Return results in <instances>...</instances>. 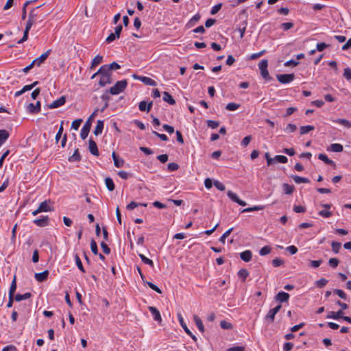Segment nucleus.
<instances>
[{
  "mask_svg": "<svg viewBox=\"0 0 351 351\" xmlns=\"http://www.w3.org/2000/svg\"><path fill=\"white\" fill-rule=\"evenodd\" d=\"M239 106H240V104H237L235 103H229L227 104L226 108L228 110L233 111V110H236L237 109H238L239 108Z\"/></svg>",
  "mask_w": 351,
  "mask_h": 351,
  "instance_id": "obj_48",
  "label": "nucleus"
},
{
  "mask_svg": "<svg viewBox=\"0 0 351 351\" xmlns=\"http://www.w3.org/2000/svg\"><path fill=\"white\" fill-rule=\"evenodd\" d=\"M112 83V77L100 75V80L99 81V85L101 87L105 86L106 84Z\"/></svg>",
  "mask_w": 351,
  "mask_h": 351,
  "instance_id": "obj_18",
  "label": "nucleus"
},
{
  "mask_svg": "<svg viewBox=\"0 0 351 351\" xmlns=\"http://www.w3.org/2000/svg\"><path fill=\"white\" fill-rule=\"evenodd\" d=\"M75 260L76 265L78 267V269L83 273H85V269L83 267L82 263L80 260V258L79 257V256L77 254H75Z\"/></svg>",
  "mask_w": 351,
  "mask_h": 351,
  "instance_id": "obj_38",
  "label": "nucleus"
},
{
  "mask_svg": "<svg viewBox=\"0 0 351 351\" xmlns=\"http://www.w3.org/2000/svg\"><path fill=\"white\" fill-rule=\"evenodd\" d=\"M291 178L296 184L310 182V180L306 178H303L298 176H292Z\"/></svg>",
  "mask_w": 351,
  "mask_h": 351,
  "instance_id": "obj_28",
  "label": "nucleus"
},
{
  "mask_svg": "<svg viewBox=\"0 0 351 351\" xmlns=\"http://www.w3.org/2000/svg\"><path fill=\"white\" fill-rule=\"evenodd\" d=\"M148 309L152 314V315L154 317V319L155 321L160 323L162 322V317H161L159 311L156 307H154V306H149Z\"/></svg>",
  "mask_w": 351,
  "mask_h": 351,
  "instance_id": "obj_12",
  "label": "nucleus"
},
{
  "mask_svg": "<svg viewBox=\"0 0 351 351\" xmlns=\"http://www.w3.org/2000/svg\"><path fill=\"white\" fill-rule=\"evenodd\" d=\"M343 149V145L339 143H333L330 146V150L333 152H341Z\"/></svg>",
  "mask_w": 351,
  "mask_h": 351,
  "instance_id": "obj_29",
  "label": "nucleus"
},
{
  "mask_svg": "<svg viewBox=\"0 0 351 351\" xmlns=\"http://www.w3.org/2000/svg\"><path fill=\"white\" fill-rule=\"evenodd\" d=\"M297 130V126L295 124L289 123L285 131L287 132H293Z\"/></svg>",
  "mask_w": 351,
  "mask_h": 351,
  "instance_id": "obj_55",
  "label": "nucleus"
},
{
  "mask_svg": "<svg viewBox=\"0 0 351 351\" xmlns=\"http://www.w3.org/2000/svg\"><path fill=\"white\" fill-rule=\"evenodd\" d=\"M214 185L215 186L219 191H223L225 189H226V187L225 186L223 185V184H222L221 182L217 181V180H215L214 182Z\"/></svg>",
  "mask_w": 351,
  "mask_h": 351,
  "instance_id": "obj_59",
  "label": "nucleus"
},
{
  "mask_svg": "<svg viewBox=\"0 0 351 351\" xmlns=\"http://www.w3.org/2000/svg\"><path fill=\"white\" fill-rule=\"evenodd\" d=\"M40 102L38 101L36 102V104H34L32 103L29 104L27 109L29 113L32 114H36L40 111Z\"/></svg>",
  "mask_w": 351,
  "mask_h": 351,
  "instance_id": "obj_9",
  "label": "nucleus"
},
{
  "mask_svg": "<svg viewBox=\"0 0 351 351\" xmlns=\"http://www.w3.org/2000/svg\"><path fill=\"white\" fill-rule=\"evenodd\" d=\"M34 23L32 22V21L27 20V23H26V26H25V31H24V33H23V36L22 37L21 39H20L18 41V44H21V43H24L25 41H26L27 40L29 31L31 29V27H32Z\"/></svg>",
  "mask_w": 351,
  "mask_h": 351,
  "instance_id": "obj_6",
  "label": "nucleus"
},
{
  "mask_svg": "<svg viewBox=\"0 0 351 351\" xmlns=\"http://www.w3.org/2000/svg\"><path fill=\"white\" fill-rule=\"evenodd\" d=\"M339 263V261L336 258H330L328 261V264L332 268H336Z\"/></svg>",
  "mask_w": 351,
  "mask_h": 351,
  "instance_id": "obj_50",
  "label": "nucleus"
},
{
  "mask_svg": "<svg viewBox=\"0 0 351 351\" xmlns=\"http://www.w3.org/2000/svg\"><path fill=\"white\" fill-rule=\"evenodd\" d=\"M102 60L103 57L101 56L97 55V56H95L91 62L90 69H92L97 65H99V64H101L102 62Z\"/></svg>",
  "mask_w": 351,
  "mask_h": 351,
  "instance_id": "obj_31",
  "label": "nucleus"
},
{
  "mask_svg": "<svg viewBox=\"0 0 351 351\" xmlns=\"http://www.w3.org/2000/svg\"><path fill=\"white\" fill-rule=\"evenodd\" d=\"M252 138L250 135L245 136L241 141V145L244 147H247L252 141Z\"/></svg>",
  "mask_w": 351,
  "mask_h": 351,
  "instance_id": "obj_56",
  "label": "nucleus"
},
{
  "mask_svg": "<svg viewBox=\"0 0 351 351\" xmlns=\"http://www.w3.org/2000/svg\"><path fill=\"white\" fill-rule=\"evenodd\" d=\"M336 123H338L342 125H343L344 127H346V128H351V123L346 120V119H338L337 120L335 121Z\"/></svg>",
  "mask_w": 351,
  "mask_h": 351,
  "instance_id": "obj_40",
  "label": "nucleus"
},
{
  "mask_svg": "<svg viewBox=\"0 0 351 351\" xmlns=\"http://www.w3.org/2000/svg\"><path fill=\"white\" fill-rule=\"evenodd\" d=\"M221 6H222L221 3H218V4L215 5V6H213L211 9L210 14L213 15L217 14L219 11V10L221 8Z\"/></svg>",
  "mask_w": 351,
  "mask_h": 351,
  "instance_id": "obj_63",
  "label": "nucleus"
},
{
  "mask_svg": "<svg viewBox=\"0 0 351 351\" xmlns=\"http://www.w3.org/2000/svg\"><path fill=\"white\" fill-rule=\"evenodd\" d=\"M9 137V133L5 130H0V142L3 143Z\"/></svg>",
  "mask_w": 351,
  "mask_h": 351,
  "instance_id": "obj_34",
  "label": "nucleus"
},
{
  "mask_svg": "<svg viewBox=\"0 0 351 351\" xmlns=\"http://www.w3.org/2000/svg\"><path fill=\"white\" fill-rule=\"evenodd\" d=\"M343 313L341 311H339L337 312L330 311L328 315L327 318H332L335 319H338L343 317Z\"/></svg>",
  "mask_w": 351,
  "mask_h": 351,
  "instance_id": "obj_27",
  "label": "nucleus"
},
{
  "mask_svg": "<svg viewBox=\"0 0 351 351\" xmlns=\"http://www.w3.org/2000/svg\"><path fill=\"white\" fill-rule=\"evenodd\" d=\"M16 289V276L14 277L9 290V295H14Z\"/></svg>",
  "mask_w": 351,
  "mask_h": 351,
  "instance_id": "obj_39",
  "label": "nucleus"
},
{
  "mask_svg": "<svg viewBox=\"0 0 351 351\" xmlns=\"http://www.w3.org/2000/svg\"><path fill=\"white\" fill-rule=\"evenodd\" d=\"M139 80L141 82H143L144 84H145L146 85H149V86H156V82L150 77L143 76V77H140Z\"/></svg>",
  "mask_w": 351,
  "mask_h": 351,
  "instance_id": "obj_25",
  "label": "nucleus"
},
{
  "mask_svg": "<svg viewBox=\"0 0 351 351\" xmlns=\"http://www.w3.org/2000/svg\"><path fill=\"white\" fill-rule=\"evenodd\" d=\"M90 249H91L92 252L95 255H97L98 254L97 245V243L95 242V241L93 240V239L90 242Z\"/></svg>",
  "mask_w": 351,
  "mask_h": 351,
  "instance_id": "obj_49",
  "label": "nucleus"
},
{
  "mask_svg": "<svg viewBox=\"0 0 351 351\" xmlns=\"http://www.w3.org/2000/svg\"><path fill=\"white\" fill-rule=\"evenodd\" d=\"M153 105V102L151 101L148 104H147L146 101H142L138 104V108L141 111L144 112H149Z\"/></svg>",
  "mask_w": 351,
  "mask_h": 351,
  "instance_id": "obj_15",
  "label": "nucleus"
},
{
  "mask_svg": "<svg viewBox=\"0 0 351 351\" xmlns=\"http://www.w3.org/2000/svg\"><path fill=\"white\" fill-rule=\"evenodd\" d=\"M138 256H139V257L141 258V261H142L145 264H147V265H149V266H151V267H154V262H153L151 259H149V258H147L145 256H144V255H143V254H139V255H138Z\"/></svg>",
  "mask_w": 351,
  "mask_h": 351,
  "instance_id": "obj_41",
  "label": "nucleus"
},
{
  "mask_svg": "<svg viewBox=\"0 0 351 351\" xmlns=\"http://www.w3.org/2000/svg\"><path fill=\"white\" fill-rule=\"evenodd\" d=\"M105 184H106L107 189L110 191H112L114 189V184L113 180L110 178H106L105 179Z\"/></svg>",
  "mask_w": 351,
  "mask_h": 351,
  "instance_id": "obj_33",
  "label": "nucleus"
},
{
  "mask_svg": "<svg viewBox=\"0 0 351 351\" xmlns=\"http://www.w3.org/2000/svg\"><path fill=\"white\" fill-rule=\"evenodd\" d=\"M315 128L313 125L301 126L300 128V134H306L308 132L313 130Z\"/></svg>",
  "mask_w": 351,
  "mask_h": 351,
  "instance_id": "obj_36",
  "label": "nucleus"
},
{
  "mask_svg": "<svg viewBox=\"0 0 351 351\" xmlns=\"http://www.w3.org/2000/svg\"><path fill=\"white\" fill-rule=\"evenodd\" d=\"M233 230V228L228 229L226 231L219 239V241L222 243H225L226 239L230 234Z\"/></svg>",
  "mask_w": 351,
  "mask_h": 351,
  "instance_id": "obj_45",
  "label": "nucleus"
},
{
  "mask_svg": "<svg viewBox=\"0 0 351 351\" xmlns=\"http://www.w3.org/2000/svg\"><path fill=\"white\" fill-rule=\"evenodd\" d=\"M318 158L322 161L324 162L326 164L336 167L335 163L332 160L329 159L326 154H319L318 155Z\"/></svg>",
  "mask_w": 351,
  "mask_h": 351,
  "instance_id": "obj_20",
  "label": "nucleus"
},
{
  "mask_svg": "<svg viewBox=\"0 0 351 351\" xmlns=\"http://www.w3.org/2000/svg\"><path fill=\"white\" fill-rule=\"evenodd\" d=\"M51 49H48L46 52L43 53L40 56H39L38 58L34 60L33 64H34L37 66H39L48 58L49 55L51 53Z\"/></svg>",
  "mask_w": 351,
  "mask_h": 351,
  "instance_id": "obj_8",
  "label": "nucleus"
},
{
  "mask_svg": "<svg viewBox=\"0 0 351 351\" xmlns=\"http://www.w3.org/2000/svg\"><path fill=\"white\" fill-rule=\"evenodd\" d=\"M343 77L348 80H351V69L350 68L347 67L344 69Z\"/></svg>",
  "mask_w": 351,
  "mask_h": 351,
  "instance_id": "obj_64",
  "label": "nucleus"
},
{
  "mask_svg": "<svg viewBox=\"0 0 351 351\" xmlns=\"http://www.w3.org/2000/svg\"><path fill=\"white\" fill-rule=\"evenodd\" d=\"M66 102V98L64 96L60 97L58 99L53 101L51 104L49 105V108H56L62 105H64Z\"/></svg>",
  "mask_w": 351,
  "mask_h": 351,
  "instance_id": "obj_13",
  "label": "nucleus"
},
{
  "mask_svg": "<svg viewBox=\"0 0 351 351\" xmlns=\"http://www.w3.org/2000/svg\"><path fill=\"white\" fill-rule=\"evenodd\" d=\"M274 160L280 162V163H286L288 161V159L286 156L282 155H277L274 157Z\"/></svg>",
  "mask_w": 351,
  "mask_h": 351,
  "instance_id": "obj_46",
  "label": "nucleus"
},
{
  "mask_svg": "<svg viewBox=\"0 0 351 351\" xmlns=\"http://www.w3.org/2000/svg\"><path fill=\"white\" fill-rule=\"evenodd\" d=\"M34 223L40 227L46 226L48 224V217H44L40 219H34Z\"/></svg>",
  "mask_w": 351,
  "mask_h": 351,
  "instance_id": "obj_23",
  "label": "nucleus"
},
{
  "mask_svg": "<svg viewBox=\"0 0 351 351\" xmlns=\"http://www.w3.org/2000/svg\"><path fill=\"white\" fill-rule=\"evenodd\" d=\"M137 270H138V271L145 284L147 285L150 289L156 291L157 293H158L160 294L162 293L161 289H160L156 285H155L154 283H152L151 282L145 280V276L141 272V269L140 267H137Z\"/></svg>",
  "mask_w": 351,
  "mask_h": 351,
  "instance_id": "obj_5",
  "label": "nucleus"
},
{
  "mask_svg": "<svg viewBox=\"0 0 351 351\" xmlns=\"http://www.w3.org/2000/svg\"><path fill=\"white\" fill-rule=\"evenodd\" d=\"M284 264V261L280 258H276L272 261L274 267H277Z\"/></svg>",
  "mask_w": 351,
  "mask_h": 351,
  "instance_id": "obj_57",
  "label": "nucleus"
},
{
  "mask_svg": "<svg viewBox=\"0 0 351 351\" xmlns=\"http://www.w3.org/2000/svg\"><path fill=\"white\" fill-rule=\"evenodd\" d=\"M282 187L285 194H291L293 192L294 186L293 185L285 183L283 184Z\"/></svg>",
  "mask_w": 351,
  "mask_h": 351,
  "instance_id": "obj_35",
  "label": "nucleus"
},
{
  "mask_svg": "<svg viewBox=\"0 0 351 351\" xmlns=\"http://www.w3.org/2000/svg\"><path fill=\"white\" fill-rule=\"evenodd\" d=\"M267 66H268L267 60H262L258 63V67L261 71V76L266 80H270L271 77L269 76V72L267 70Z\"/></svg>",
  "mask_w": 351,
  "mask_h": 351,
  "instance_id": "obj_2",
  "label": "nucleus"
},
{
  "mask_svg": "<svg viewBox=\"0 0 351 351\" xmlns=\"http://www.w3.org/2000/svg\"><path fill=\"white\" fill-rule=\"evenodd\" d=\"M276 78L281 84H287L290 83L294 80L295 75L293 73L279 74L276 75Z\"/></svg>",
  "mask_w": 351,
  "mask_h": 351,
  "instance_id": "obj_3",
  "label": "nucleus"
},
{
  "mask_svg": "<svg viewBox=\"0 0 351 351\" xmlns=\"http://www.w3.org/2000/svg\"><path fill=\"white\" fill-rule=\"evenodd\" d=\"M228 197L233 202L237 203L239 205L245 206H246V202L240 199L236 193H233L232 191H228L227 192Z\"/></svg>",
  "mask_w": 351,
  "mask_h": 351,
  "instance_id": "obj_7",
  "label": "nucleus"
},
{
  "mask_svg": "<svg viewBox=\"0 0 351 351\" xmlns=\"http://www.w3.org/2000/svg\"><path fill=\"white\" fill-rule=\"evenodd\" d=\"M82 122V119H81L74 120L72 122L71 128H73L75 130H77L78 128H80Z\"/></svg>",
  "mask_w": 351,
  "mask_h": 351,
  "instance_id": "obj_47",
  "label": "nucleus"
},
{
  "mask_svg": "<svg viewBox=\"0 0 351 351\" xmlns=\"http://www.w3.org/2000/svg\"><path fill=\"white\" fill-rule=\"evenodd\" d=\"M289 298V294L284 291H280L276 295V300L280 302H287Z\"/></svg>",
  "mask_w": 351,
  "mask_h": 351,
  "instance_id": "obj_16",
  "label": "nucleus"
},
{
  "mask_svg": "<svg viewBox=\"0 0 351 351\" xmlns=\"http://www.w3.org/2000/svg\"><path fill=\"white\" fill-rule=\"evenodd\" d=\"M319 215L325 218H328L332 216V213L329 210H322L319 212Z\"/></svg>",
  "mask_w": 351,
  "mask_h": 351,
  "instance_id": "obj_61",
  "label": "nucleus"
},
{
  "mask_svg": "<svg viewBox=\"0 0 351 351\" xmlns=\"http://www.w3.org/2000/svg\"><path fill=\"white\" fill-rule=\"evenodd\" d=\"M271 248L269 246L266 245L260 250L259 254L261 256H265V255L269 254L271 252Z\"/></svg>",
  "mask_w": 351,
  "mask_h": 351,
  "instance_id": "obj_44",
  "label": "nucleus"
},
{
  "mask_svg": "<svg viewBox=\"0 0 351 351\" xmlns=\"http://www.w3.org/2000/svg\"><path fill=\"white\" fill-rule=\"evenodd\" d=\"M275 315L274 313H272L271 310H269L268 313L266 315L265 319L269 322L272 323L275 319Z\"/></svg>",
  "mask_w": 351,
  "mask_h": 351,
  "instance_id": "obj_52",
  "label": "nucleus"
},
{
  "mask_svg": "<svg viewBox=\"0 0 351 351\" xmlns=\"http://www.w3.org/2000/svg\"><path fill=\"white\" fill-rule=\"evenodd\" d=\"M112 157L114 161V165L117 167H122L124 165V160L122 158H119V156L114 152L112 154Z\"/></svg>",
  "mask_w": 351,
  "mask_h": 351,
  "instance_id": "obj_17",
  "label": "nucleus"
},
{
  "mask_svg": "<svg viewBox=\"0 0 351 351\" xmlns=\"http://www.w3.org/2000/svg\"><path fill=\"white\" fill-rule=\"evenodd\" d=\"M97 73H99V75H105V76H110L112 77V71L108 69L106 64L101 66L99 69L97 71Z\"/></svg>",
  "mask_w": 351,
  "mask_h": 351,
  "instance_id": "obj_19",
  "label": "nucleus"
},
{
  "mask_svg": "<svg viewBox=\"0 0 351 351\" xmlns=\"http://www.w3.org/2000/svg\"><path fill=\"white\" fill-rule=\"evenodd\" d=\"M90 127H91V123H90L89 119H88L86 121V123H85V125L83 126V128L81 130L80 136L82 139H85L88 136V133L90 130Z\"/></svg>",
  "mask_w": 351,
  "mask_h": 351,
  "instance_id": "obj_10",
  "label": "nucleus"
},
{
  "mask_svg": "<svg viewBox=\"0 0 351 351\" xmlns=\"http://www.w3.org/2000/svg\"><path fill=\"white\" fill-rule=\"evenodd\" d=\"M332 250L337 254L339 252V250L341 247V244L339 242L332 241L331 243Z\"/></svg>",
  "mask_w": 351,
  "mask_h": 351,
  "instance_id": "obj_42",
  "label": "nucleus"
},
{
  "mask_svg": "<svg viewBox=\"0 0 351 351\" xmlns=\"http://www.w3.org/2000/svg\"><path fill=\"white\" fill-rule=\"evenodd\" d=\"M281 27L285 30H289V29L292 28L293 27V23L291 22L288 23H283L281 24Z\"/></svg>",
  "mask_w": 351,
  "mask_h": 351,
  "instance_id": "obj_62",
  "label": "nucleus"
},
{
  "mask_svg": "<svg viewBox=\"0 0 351 351\" xmlns=\"http://www.w3.org/2000/svg\"><path fill=\"white\" fill-rule=\"evenodd\" d=\"M179 168V165L176 162L169 163L167 165V169L169 171H173L178 170Z\"/></svg>",
  "mask_w": 351,
  "mask_h": 351,
  "instance_id": "obj_58",
  "label": "nucleus"
},
{
  "mask_svg": "<svg viewBox=\"0 0 351 351\" xmlns=\"http://www.w3.org/2000/svg\"><path fill=\"white\" fill-rule=\"evenodd\" d=\"M80 155L79 154L78 149H76L73 153V154L69 157V160L71 162L79 161L80 160Z\"/></svg>",
  "mask_w": 351,
  "mask_h": 351,
  "instance_id": "obj_37",
  "label": "nucleus"
},
{
  "mask_svg": "<svg viewBox=\"0 0 351 351\" xmlns=\"http://www.w3.org/2000/svg\"><path fill=\"white\" fill-rule=\"evenodd\" d=\"M200 19V15L197 14H195V16H193L189 21V25L190 26H193L195 25V24L199 21V20Z\"/></svg>",
  "mask_w": 351,
  "mask_h": 351,
  "instance_id": "obj_51",
  "label": "nucleus"
},
{
  "mask_svg": "<svg viewBox=\"0 0 351 351\" xmlns=\"http://www.w3.org/2000/svg\"><path fill=\"white\" fill-rule=\"evenodd\" d=\"M32 296L30 293H25L24 294H16L14 297V300L17 302H20L23 300H27Z\"/></svg>",
  "mask_w": 351,
  "mask_h": 351,
  "instance_id": "obj_32",
  "label": "nucleus"
},
{
  "mask_svg": "<svg viewBox=\"0 0 351 351\" xmlns=\"http://www.w3.org/2000/svg\"><path fill=\"white\" fill-rule=\"evenodd\" d=\"M193 319H194V322H195V324L197 325L198 329L202 332H204V325H203V323H202V321L201 320V319L197 315H194Z\"/></svg>",
  "mask_w": 351,
  "mask_h": 351,
  "instance_id": "obj_30",
  "label": "nucleus"
},
{
  "mask_svg": "<svg viewBox=\"0 0 351 351\" xmlns=\"http://www.w3.org/2000/svg\"><path fill=\"white\" fill-rule=\"evenodd\" d=\"M207 125H208V127H209L212 129H215V128H217L219 125V123L218 121H213V120H208Z\"/></svg>",
  "mask_w": 351,
  "mask_h": 351,
  "instance_id": "obj_54",
  "label": "nucleus"
},
{
  "mask_svg": "<svg viewBox=\"0 0 351 351\" xmlns=\"http://www.w3.org/2000/svg\"><path fill=\"white\" fill-rule=\"evenodd\" d=\"M127 84L128 82L126 80L118 81L113 86L109 89L108 92L111 95H118L125 90Z\"/></svg>",
  "mask_w": 351,
  "mask_h": 351,
  "instance_id": "obj_1",
  "label": "nucleus"
},
{
  "mask_svg": "<svg viewBox=\"0 0 351 351\" xmlns=\"http://www.w3.org/2000/svg\"><path fill=\"white\" fill-rule=\"evenodd\" d=\"M220 326L221 327L223 328V329H232V325L231 323L228 322H226L225 320H222L221 322H220Z\"/></svg>",
  "mask_w": 351,
  "mask_h": 351,
  "instance_id": "obj_53",
  "label": "nucleus"
},
{
  "mask_svg": "<svg viewBox=\"0 0 351 351\" xmlns=\"http://www.w3.org/2000/svg\"><path fill=\"white\" fill-rule=\"evenodd\" d=\"M178 321L181 325V326L183 328L184 331L187 335H189L194 341H197L196 337L193 335V333L191 332V330L188 328L186 324L184 322V319L180 313H178Z\"/></svg>",
  "mask_w": 351,
  "mask_h": 351,
  "instance_id": "obj_4",
  "label": "nucleus"
},
{
  "mask_svg": "<svg viewBox=\"0 0 351 351\" xmlns=\"http://www.w3.org/2000/svg\"><path fill=\"white\" fill-rule=\"evenodd\" d=\"M49 276V271L45 270L40 273H36L34 275V278L36 280L40 282L45 281Z\"/></svg>",
  "mask_w": 351,
  "mask_h": 351,
  "instance_id": "obj_14",
  "label": "nucleus"
},
{
  "mask_svg": "<svg viewBox=\"0 0 351 351\" xmlns=\"http://www.w3.org/2000/svg\"><path fill=\"white\" fill-rule=\"evenodd\" d=\"M104 125V121L98 120L97 121V125L93 132L95 135L97 136L102 133Z\"/></svg>",
  "mask_w": 351,
  "mask_h": 351,
  "instance_id": "obj_21",
  "label": "nucleus"
},
{
  "mask_svg": "<svg viewBox=\"0 0 351 351\" xmlns=\"http://www.w3.org/2000/svg\"><path fill=\"white\" fill-rule=\"evenodd\" d=\"M249 273L245 269H241L238 272V276L239 278H242L243 281H245L247 277L248 276Z\"/></svg>",
  "mask_w": 351,
  "mask_h": 351,
  "instance_id": "obj_43",
  "label": "nucleus"
},
{
  "mask_svg": "<svg viewBox=\"0 0 351 351\" xmlns=\"http://www.w3.org/2000/svg\"><path fill=\"white\" fill-rule=\"evenodd\" d=\"M106 66H108V69L110 70V71H112V70H117L120 69V65L115 62H113L110 64H106Z\"/></svg>",
  "mask_w": 351,
  "mask_h": 351,
  "instance_id": "obj_60",
  "label": "nucleus"
},
{
  "mask_svg": "<svg viewBox=\"0 0 351 351\" xmlns=\"http://www.w3.org/2000/svg\"><path fill=\"white\" fill-rule=\"evenodd\" d=\"M38 208H39V211H41V212H47V211L52 210V209L50 208V206L48 204V202L46 200L44 202H42L40 204Z\"/></svg>",
  "mask_w": 351,
  "mask_h": 351,
  "instance_id": "obj_26",
  "label": "nucleus"
},
{
  "mask_svg": "<svg viewBox=\"0 0 351 351\" xmlns=\"http://www.w3.org/2000/svg\"><path fill=\"white\" fill-rule=\"evenodd\" d=\"M163 100L165 102H167L170 105H174L176 104L175 99L172 97V96L168 92L163 93Z\"/></svg>",
  "mask_w": 351,
  "mask_h": 351,
  "instance_id": "obj_24",
  "label": "nucleus"
},
{
  "mask_svg": "<svg viewBox=\"0 0 351 351\" xmlns=\"http://www.w3.org/2000/svg\"><path fill=\"white\" fill-rule=\"evenodd\" d=\"M252 253L250 250H245L240 254L241 258L245 262H249L252 259Z\"/></svg>",
  "mask_w": 351,
  "mask_h": 351,
  "instance_id": "obj_22",
  "label": "nucleus"
},
{
  "mask_svg": "<svg viewBox=\"0 0 351 351\" xmlns=\"http://www.w3.org/2000/svg\"><path fill=\"white\" fill-rule=\"evenodd\" d=\"M88 149L94 156H99V151L96 143L93 139L88 141Z\"/></svg>",
  "mask_w": 351,
  "mask_h": 351,
  "instance_id": "obj_11",
  "label": "nucleus"
}]
</instances>
